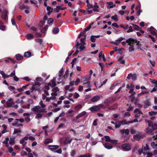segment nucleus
I'll use <instances>...</instances> for the list:
<instances>
[{"label":"nucleus","instance_id":"39448f33","mask_svg":"<svg viewBox=\"0 0 157 157\" xmlns=\"http://www.w3.org/2000/svg\"><path fill=\"white\" fill-rule=\"evenodd\" d=\"M56 85V83L55 82V78L54 77L51 80V82L48 83L47 85L45 86V88L47 90H48L49 89V86L53 87Z\"/></svg>","mask_w":157,"mask_h":157},{"label":"nucleus","instance_id":"393cba45","mask_svg":"<svg viewBox=\"0 0 157 157\" xmlns=\"http://www.w3.org/2000/svg\"><path fill=\"white\" fill-rule=\"evenodd\" d=\"M26 37L27 39L29 40H31L34 38V36L31 33H29L26 36Z\"/></svg>","mask_w":157,"mask_h":157},{"label":"nucleus","instance_id":"f257e3e1","mask_svg":"<svg viewBox=\"0 0 157 157\" xmlns=\"http://www.w3.org/2000/svg\"><path fill=\"white\" fill-rule=\"evenodd\" d=\"M31 110L36 115L35 118L39 119L42 117V113L45 111V109L41 108L39 106H35Z\"/></svg>","mask_w":157,"mask_h":157},{"label":"nucleus","instance_id":"864d4df0","mask_svg":"<svg viewBox=\"0 0 157 157\" xmlns=\"http://www.w3.org/2000/svg\"><path fill=\"white\" fill-rule=\"evenodd\" d=\"M132 25L134 27L135 29L136 30H139L141 29V28L139 26L133 24Z\"/></svg>","mask_w":157,"mask_h":157},{"label":"nucleus","instance_id":"f8f14e48","mask_svg":"<svg viewBox=\"0 0 157 157\" xmlns=\"http://www.w3.org/2000/svg\"><path fill=\"white\" fill-rule=\"evenodd\" d=\"M48 147L50 150L55 153V151H56L55 150L59 148V146L58 145H49Z\"/></svg>","mask_w":157,"mask_h":157},{"label":"nucleus","instance_id":"2f4dec72","mask_svg":"<svg viewBox=\"0 0 157 157\" xmlns=\"http://www.w3.org/2000/svg\"><path fill=\"white\" fill-rule=\"evenodd\" d=\"M151 103L148 101H147L144 102V106L145 108H147L150 106Z\"/></svg>","mask_w":157,"mask_h":157},{"label":"nucleus","instance_id":"4d7b16f0","mask_svg":"<svg viewBox=\"0 0 157 157\" xmlns=\"http://www.w3.org/2000/svg\"><path fill=\"white\" fill-rule=\"evenodd\" d=\"M54 21V20L52 18H49L48 19V24H50V23H52Z\"/></svg>","mask_w":157,"mask_h":157},{"label":"nucleus","instance_id":"79ce46f5","mask_svg":"<svg viewBox=\"0 0 157 157\" xmlns=\"http://www.w3.org/2000/svg\"><path fill=\"white\" fill-rule=\"evenodd\" d=\"M72 140V139H71L70 138H66L65 140V142L66 143H70L71 142V141Z\"/></svg>","mask_w":157,"mask_h":157},{"label":"nucleus","instance_id":"4468645a","mask_svg":"<svg viewBox=\"0 0 157 157\" xmlns=\"http://www.w3.org/2000/svg\"><path fill=\"white\" fill-rule=\"evenodd\" d=\"M65 94H66L68 90H69L70 92H72L74 90V88L73 87H70L69 85H67L65 86Z\"/></svg>","mask_w":157,"mask_h":157},{"label":"nucleus","instance_id":"a878e982","mask_svg":"<svg viewBox=\"0 0 157 157\" xmlns=\"http://www.w3.org/2000/svg\"><path fill=\"white\" fill-rule=\"evenodd\" d=\"M59 89L57 87H54L53 88L52 90V93H54L56 94V95L57 96V92L59 91Z\"/></svg>","mask_w":157,"mask_h":157},{"label":"nucleus","instance_id":"69168bd1","mask_svg":"<svg viewBox=\"0 0 157 157\" xmlns=\"http://www.w3.org/2000/svg\"><path fill=\"white\" fill-rule=\"evenodd\" d=\"M8 147V151L9 152H10V153H12V152H13V149L12 147Z\"/></svg>","mask_w":157,"mask_h":157},{"label":"nucleus","instance_id":"f3484780","mask_svg":"<svg viewBox=\"0 0 157 157\" xmlns=\"http://www.w3.org/2000/svg\"><path fill=\"white\" fill-rule=\"evenodd\" d=\"M149 127H151L153 130H155L157 128V124H153L152 122H150L148 124Z\"/></svg>","mask_w":157,"mask_h":157},{"label":"nucleus","instance_id":"a18cd8bd","mask_svg":"<svg viewBox=\"0 0 157 157\" xmlns=\"http://www.w3.org/2000/svg\"><path fill=\"white\" fill-rule=\"evenodd\" d=\"M151 145L153 148H157V144H156L154 142H153L151 143Z\"/></svg>","mask_w":157,"mask_h":157},{"label":"nucleus","instance_id":"4be33fe9","mask_svg":"<svg viewBox=\"0 0 157 157\" xmlns=\"http://www.w3.org/2000/svg\"><path fill=\"white\" fill-rule=\"evenodd\" d=\"M100 109V107L98 106H94L90 108L91 111H97Z\"/></svg>","mask_w":157,"mask_h":157},{"label":"nucleus","instance_id":"f03ea898","mask_svg":"<svg viewBox=\"0 0 157 157\" xmlns=\"http://www.w3.org/2000/svg\"><path fill=\"white\" fill-rule=\"evenodd\" d=\"M126 42L130 45L129 48V51L130 52H132L134 50V48L133 44L137 45L138 47L141 46L140 44H139V42L136 39H133L132 38H130L126 40Z\"/></svg>","mask_w":157,"mask_h":157},{"label":"nucleus","instance_id":"3c124183","mask_svg":"<svg viewBox=\"0 0 157 157\" xmlns=\"http://www.w3.org/2000/svg\"><path fill=\"white\" fill-rule=\"evenodd\" d=\"M90 40L91 41L93 42H94L95 41L96 38L94 36H90Z\"/></svg>","mask_w":157,"mask_h":157},{"label":"nucleus","instance_id":"473e14b6","mask_svg":"<svg viewBox=\"0 0 157 157\" xmlns=\"http://www.w3.org/2000/svg\"><path fill=\"white\" fill-rule=\"evenodd\" d=\"M51 95L52 96L49 98L50 100H54L56 98V94L54 93H52Z\"/></svg>","mask_w":157,"mask_h":157},{"label":"nucleus","instance_id":"49530a36","mask_svg":"<svg viewBox=\"0 0 157 157\" xmlns=\"http://www.w3.org/2000/svg\"><path fill=\"white\" fill-rule=\"evenodd\" d=\"M82 108V106L80 104H78L75 107V109L76 110H78Z\"/></svg>","mask_w":157,"mask_h":157},{"label":"nucleus","instance_id":"6e6d98bb","mask_svg":"<svg viewBox=\"0 0 157 157\" xmlns=\"http://www.w3.org/2000/svg\"><path fill=\"white\" fill-rule=\"evenodd\" d=\"M117 84L116 83H114L110 86V90L113 89L117 85Z\"/></svg>","mask_w":157,"mask_h":157},{"label":"nucleus","instance_id":"37998d69","mask_svg":"<svg viewBox=\"0 0 157 157\" xmlns=\"http://www.w3.org/2000/svg\"><path fill=\"white\" fill-rule=\"evenodd\" d=\"M121 124H122V122L121 121L117 122L115 123V128H119L121 125Z\"/></svg>","mask_w":157,"mask_h":157},{"label":"nucleus","instance_id":"72a5a7b5","mask_svg":"<svg viewBox=\"0 0 157 157\" xmlns=\"http://www.w3.org/2000/svg\"><path fill=\"white\" fill-rule=\"evenodd\" d=\"M31 54L30 52H25L24 53V56L25 57H29L31 56Z\"/></svg>","mask_w":157,"mask_h":157},{"label":"nucleus","instance_id":"de8ad7c7","mask_svg":"<svg viewBox=\"0 0 157 157\" xmlns=\"http://www.w3.org/2000/svg\"><path fill=\"white\" fill-rule=\"evenodd\" d=\"M157 114V112H154L153 111H151V112H149V114L150 116H152L153 115H155Z\"/></svg>","mask_w":157,"mask_h":157},{"label":"nucleus","instance_id":"dca6fc26","mask_svg":"<svg viewBox=\"0 0 157 157\" xmlns=\"http://www.w3.org/2000/svg\"><path fill=\"white\" fill-rule=\"evenodd\" d=\"M29 138V137L28 136H25L23 138L21 139L20 141V143L22 144L23 146H24L26 144V142H25L26 141H27Z\"/></svg>","mask_w":157,"mask_h":157},{"label":"nucleus","instance_id":"6ab92c4d","mask_svg":"<svg viewBox=\"0 0 157 157\" xmlns=\"http://www.w3.org/2000/svg\"><path fill=\"white\" fill-rule=\"evenodd\" d=\"M12 100V99L11 98H10L9 99V101H7L6 104L7 106L8 107H10L14 105V103L11 101Z\"/></svg>","mask_w":157,"mask_h":157},{"label":"nucleus","instance_id":"20e7f679","mask_svg":"<svg viewBox=\"0 0 157 157\" xmlns=\"http://www.w3.org/2000/svg\"><path fill=\"white\" fill-rule=\"evenodd\" d=\"M90 76L89 75L86 76L82 78V82L83 83V84L85 86H89L90 84Z\"/></svg>","mask_w":157,"mask_h":157},{"label":"nucleus","instance_id":"052dcab7","mask_svg":"<svg viewBox=\"0 0 157 157\" xmlns=\"http://www.w3.org/2000/svg\"><path fill=\"white\" fill-rule=\"evenodd\" d=\"M124 38H123L122 37H120L119 38H118L117 40H116V41H118L120 43V42L121 41H122V40H123L124 39Z\"/></svg>","mask_w":157,"mask_h":157},{"label":"nucleus","instance_id":"aec40b11","mask_svg":"<svg viewBox=\"0 0 157 157\" xmlns=\"http://www.w3.org/2000/svg\"><path fill=\"white\" fill-rule=\"evenodd\" d=\"M103 145L105 148L108 149H111L113 147L110 144L107 143L103 144Z\"/></svg>","mask_w":157,"mask_h":157},{"label":"nucleus","instance_id":"c85d7f7f","mask_svg":"<svg viewBox=\"0 0 157 157\" xmlns=\"http://www.w3.org/2000/svg\"><path fill=\"white\" fill-rule=\"evenodd\" d=\"M52 139L50 138H47L45 140L44 143L45 144H47L52 142Z\"/></svg>","mask_w":157,"mask_h":157},{"label":"nucleus","instance_id":"ea45409f","mask_svg":"<svg viewBox=\"0 0 157 157\" xmlns=\"http://www.w3.org/2000/svg\"><path fill=\"white\" fill-rule=\"evenodd\" d=\"M69 74V70H67L65 73V74L64 75H63V76L62 78H64L66 79L67 77V76H68Z\"/></svg>","mask_w":157,"mask_h":157},{"label":"nucleus","instance_id":"9d476101","mask_svg":"<svg viewBox=\"0 0 157 157\" xmlns=\"http://www.w3.org/2000/svg\"><path fill=\"white\" fill-rule=\"evenodd\" d=\"M8 12L7 10H5L2 12L1 17L2 19L5 20H7L8 19Z\"/></svg>","mask_w":157,"mask_h":157},{"label":"nucleus","instance_id":"603ef678","mask_svg":"<svg viewBox=\"0 0 157 157\" xmlns=\"http://www.w3.org/2000/svg\"><path fill=\"white\" fill-rule=\"evenodd\" d=\"M133 31L132 27L131 26H129L128 29L127 31V32L128 33Z\"/></svg>","mask_w":157,"mask_h":157},{"label":"nucleus","instance_id":"bf43d9fd","mask_svg":"<svg viewBox=\"0 0 157 157\" xmlns=\"http://www.w3.org/2000/svg\"><path fill=\"white\" fill-rule=\"evenodd\" d=\"M119 61L120 63L121 64H124L125 63V61L124 60L122 59V58H120L119 59Z\"/></svg>","mask_w":157,"mask_h":157},{"label":"nucleus","instance_id":"c9c22d12","mask_svg":"<svg viewBox=\"0 0 157 157\" xmlns=\"http://www.w3.org/2000/svg\"><path fill=\"white\" fill-rule=\"evenodd\" d=\"M63 68H62L59 71V76L60 78L63 77Z\"/></svg>","mask_w":157,"mask_h":157},{"label":"nucleus","instance_id":"13d9d810","mask_svg":"<svg viewBox=\"0 0 157 157\" xmlns=\"http://www.w3.org/2000/svg\"><path fill=\"white\" fill-rule=\"evenodd\" d=\"M80 81V79L79 78L77 79L76 81H75V84L76 86L78 85Z\"/></svg>","mask_w":157,"mask_h":157},{"label":"nucleus","instance_id":"5fc2aeb1","mask_svg":"<svg viewBox=\"0 0 157 157\" xmlns=\"http://www.w3.org/2000/svg\"><path fill=\"white\" fill-rule=\"evenodd\" d=\"M76 153V151L75 150H72L71 152V155L72 157L74 156Z\"/></svg>","mask_w":157,"mask_h":157},{"label":"nucleus","instance_id":"0eeeda50","mask_svg":"<svg viewBox=\"0 0 157 157\" xmlns=\"http://www.w3.org/2000/svg\"><path fill=\"white\" fill-rule=\"evenodd\" d=\"M147 29L149 31L152 35H155L157 37V33H156L157 31L153 26H151L150 27L148 28Z\"/></svg>","mask_w":157,"mask_h":157},{"label":"nucleus","instance_id":"7ed1b4c3","mask_svg":"<svg viewBox=\"0 0 157 157\" xmlns=\"http://www.w3.org/2000/svg\"><path fill=\"white\" fill-rule=\"evenodd\" d=\"M85 38H81L80 39L81 43H79L78 42L77 43L75 47L76 48L80 50V51H82L85 48V43L84 42V40Z\"/></svg>","mask_w":157,"mask_h":157},{"label":"nucleus","instance_id":"6e6552de","mask_svg":"<svg viewBox=\"0 0 157 157\" xmlns=\"http://www.w3.org/2000/svg\"><path fill=\"white\" fill-rule=\"evenodd\" d=\"M122 148L124 151H127L131 149V147L130 144H124L122 145Z\"/></svg>","mask_w":157,"mask_h":157},{"label":"nucleus","instance_id":"58836bf2","mask_svg":"<svg viewBox=\"0 0 157 157\" xmlns=\"http://www.w3.org/2000/svg\"><path fill=\"white\" fill-rule=\"evenodd\" d=\"M19 8L23 10L25 9H28V6H25L24 4H22L20 6Z\"/></svg>","mask_w":157,"mask_h":157},{"label":"nucleus","instance_id":"8fccbe9b","mask_svg":"<svg viewBox=\"0 0 157 157\" xmlns=\"http://www.w3.org/2000/svg\"><path fill=\"white\" fill-rule=\"evenodd\" d=\"M48 28V25H46L45 27L42 30L41 32L43 33H45L47 29Z\"/></svg>","mask_w":157,"mask_h":157},{"label":"nucleus","instance_id":"e2e57ef3","mask_svg":"<svg viewBox=\"0 0 157 157\" xmlns=\"http://www.w3.org/2000/svg\"><path fill=\"white\" fill-rule=\"evenodd\" d=\"M107 81V79H105L104 81H103V82H102V83L101 84V86H99L98 88H101L103 85L105 84L106 83Z\"/></svg>","mask_w":157,"mask_h":157},{"label":"nucleus","instance_id":"c03bdc74","mask_svg":"<svg viewBox=\"0 0 157 157\" xmlns=\"http://www.w3.org/2000/svg\"><path fill=\"white\" fill-rule=\"evenodd\" d=\"M111 18L113 20L116 22H117L118 20V19L117 18V15L116 14L114 16H112Z\"/></svg>","mask_w":157,"mask_h":157},{"label":"nucleus","instance_id":"774afa93","mask_svg":"<svg viewBox=\"0 0 157 157\" xmlns=\"http://www.w3.org/2000/svg\"><path fill=\"white\" fill-rule=\"evenodd\" d=\"M153 155L151 153H147L146 157H152V155Z\"/></svg>","mask_w":157,"mask_h":157},{"label":"nucleus","instance_id":"338daca9","mask_svg":"<svg viewBox=\"0 0 157 157\" xmlns=\"http://www.w3.org/2000/svg\"><path fill=\"white\" fill-rule=\"evenodd\" d=\"M36 42L39 43H40V44L42 42V39H37L36 40Z\"/></svg>","mask_w":157,"mask_h":157},{"label":"nucleus","instance_id":"9b49d317","mask_svg":"<svg viewBox=\"0 0 157 157\" xmlns=\"http://www.w3.org/2000/svg\"><path fill=\"white\" fill-rule=\"evenodd\" d=\"M134 112L136 113L135 116V117H139L141 114H143L142 112L138 108L136 109Z\"/></svg>","mask_w":157,"mask_h":157},{"label":"nucleus","instance_id":"c756f323","mask_svg":"<svg viewBox=\"0 0 157 157\" xmlns=\"http://www.w3.org/2000/svg\"><path fill=\"white\" fill-rule=\"evenodd\" d=\"M121 132L123 134H125L126 135H128L129 133V131L128 129H123L121 131Z\"/></svg>","mask_w":157,"mask_h":157},{"label":"nucleus","instance_id":"423d86ee","mask_svg":"<svg viewBox=\"0 0 157 157\" xmlns=\"http://www.w3.org/2000/svg\"><path fill=\"white\" fill-rule=\"evenodd\" d=\"M104 138L105 139V141L106 142H111L112 144L116 145L118 141L116 140H111L110 137L108 136H104Z\"/></svg>","mask_w":157,"mask_h":157},{"label":"nucleus","instance_id":"412c9836","mask_svg":"<svg viewBox=\"0 0 157 157\" xmlns=\"http://www.w3.org/2000/svg\"><path fill=\"white\" fill-rule=\"evenodd\" d=\"M21 130L20 129L17 128H14L13 134H17V135L20 136L21 135Z\"/></svg>","mask_w":157,"mask_h":157},{"label":"nucleus","instance_id":"4c0bfd02","mask_svg":"<svg viewBox=\"0 0 157 157\" xmlns=\"http://www.w3.org/2000/svg\"><path fill=\"white\" fill-rule=\"evenodd\" d=\"M132 101H134V104L136 105H137L139 103V101L136 99H135L133 97L131 99Z\"/></svg>","mask_w":157,"mask_h":157},{"label":"nucleus","instance_id":"a19ab883","mask_svg":"<svg viewBox=\"0 0 157 157\" xmlns=\"http://www.w3.org/2000/svg\"><path fill=\"white\" fill-rule=\"evenodd\" d=\"M145 131L148 134H150L152 132V130L149 127H147L146 128Z\"/></svg>","mask_w":157,"mask_h":157},{"label":"nucleus","instance_id":"5701e85b","mask_svg":"<svg viewBox=\"0 0 157 157\" xmlns=\"http://www.w3.org/2000/svg\"><path fill=\"white\" fill-rule=\"evenodd\" d=\"M106 4L109 6V8H112L116 6L115 4H113V3L112 2H106Z\"/></svg>","mask_w":157,"mask_h":157},{"label":"nucleus","instance_id":"1a4fd4ad","mask_svg":"<svg viewBox=\"0 0 157 157\" xmlns=\"http://www.w3.org/2000/svg\"><path fill=\"white\" fill-rule=\"evenodd\" d=\"M86 114V112L85 111H83L82 112V113L78 114L77 116L75 117L74 119L72 121H73L76 122V120L80 118L81 117H82L83 116L85 115Z\"/></svg>","mask_w":157,"mask_h":157},{"label":"nucleus","instance_id":"bb28decb","mask_svg":"<svg viewBox=\"0 0 157 157\" xmlns=\"http://www.w3.org/2000/svg\"><path fill=\"white\" fill-rule=\"evenodd\" d=\"M15 57L17 60H21L23 59V57L20 54H18L15 55Z\"/></svg>","mask_w":157,"mask_h":157},{"label":"nucleus","instance_id":"09e8293b","mask_svg":"<svg viewBox=\"0 0 157 157\" xmlns=\"http://www.w3.org/2000/svg\"><path fill=\"white\" fill-rule=\"evenodd\" d=\"M39 104L40 106V107L42 109H44V108L46 106L43 103V102L42 101H40Z\"/></svg>","mask_w":157,"mask_h":157},{"label":"nucleus","instance_id":"7c9ffc66","mask_svg":"<svg viewBox=\"0 0 157 157\" xmlns=\"http://www.w3.org/2000/svg\"><path fill=\"white\" fill-rule=\"evenodd\" d=\"M15 138L14 137L10 138L9 142V144L11 145H13L15 143Z\"/></svg>","mask_w":157,"mask_h":157},{"label":"nucleus","instance_id":"0e129e2a","mask_svg":"<svg viewBox=\"0 0 157 157\" xmlns=\"http://www.w3.org/2000/svg\"><path fill=\"white\" fill-rule=\"evenodd\" d=\"M91 26L90 25L87 26L85 29L84 32H86L89 30L91 28Z\"/></svg>","mask_w":157,"mask_h":157},{"label":"nucleus","instance_id":"b1692460","mask_svg":"<svg viewBox=\"0 0 157 157\" xmlns=\"http://www.w3.org/2000/svg\"><path fill=\"white\" fill-rule=\"evenodd\" d=\"M100 97L98 95L96 96L91 99V101L94 102H95L99 100Z\"/></svg>","mask_w":157,"mask_h":157},{"label":"nucleus","instance_id":"cd10ccee","mask_svg":"<svg viewBox=\"0 0 157 157\" xmlns=\"http://www.w3.org/2000/svg\"><path fill=\"white\" fill-rule=\"evenodd\" d=\"M9 140V138L8 137H6L5 138V140H4L3 143L4 144H5V146L6 147H8L9 145L8 144V141Z\"/></svg>","mask_w":157,"mask_h":157},{"label":"nucleus","instance_id":"f704fd0d","mask_svg":"<svg viewBox=\"0 0 157 157\" xmlns=\"http://www.w3.org/2000/svg\"><path fill=\"white\" fill-rule=\"evenodd\" d=\"M59 32V29L57 27L54 28L52 30V33L53 34H56Z\"/></svg>","mask_w":157,"mask_h":157},{"label":"nucleus","instance_id":"a211bd4d","mask_svg":"<svg viewBox=\"0 0 157 157\" xmlns=\"http://www.w3.org/2000/svg\"><path fill=\"white\" fill-rule=\"evenodd\" d=\"M131 78L133 80H135L136 79V74L132 75V74H129L127 77V78L129 79Z\"/></svg>","mask_w":157,"mask_h":157},{"label":"nucleus","instance_id":"680f3d73","mask_svg":"<svg viewBox=\"0 0 157 157\" xmlns=\"http://www.w3.org/2000/svg\"><path fill=\"white\" fill-rule=\"evenodd\" d=\"M98 121V120L97 119H96L94 121L93 123V125L94 126H96L97 125Z\"/></svg>","mask_w":157,"mask_h":157},{"label":"nucleus","instance_id":"2eb2a0df","mask_svg":"<svg viewBox=\"0 0 157 157\" xmlns=\"http://www.w3.org/2000/svg\"><path fill=\"white\" fill-rule=\"evenodd\" d=\"M40 85L41 83H40L36 82L32 86V89H34L36 90H38L39 89V86Z\"/></svg>","mask_w":157,"mask_h":157},{"label":"nucleus","instance_id":"ddd939ff","mask_svg":"<svg viewBox=\"0 0 157 157\" xmlns=\"http://www.w3.org/2000/svg\"><path fill=\"white\" fill-rule=\"evenodd\" d=\"M143 138L142 135L140 133H139L133 136V138L135 140H139Z\"/></svg>","mask_w":157,"mask_h":157},{"label":"nucleus","instance_id":"e433bc0d","mask_svg":"<svg viewBox=\"0 0 157 157\" xmlns=\"http://www.w3.org/2000/svg\"><path fill=\"white\" fill-rule=\"evenodd\" d=\"M138 121V120L137 119H135L133 121H128L125 123L126 124H129L132 123L133 122H136Z\"/></svg>","mask_w":157,"mask_h":157}]
</instances>
